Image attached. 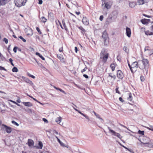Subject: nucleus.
I'll return each mask as SVG.
<instances>
[{
    "label": "nucleus",
    "instance_id": "nucleus-1",
    "mask_svg": "<svg viewBox=\"0 0 153 153\" xmlns=\"http://www.w3.org/2000/svg\"><path fill=\"white\" fill-rule=\"evenodd\" d=\"M141 61L142 64L139 65V68L141 70H145L147 71L150 67L149 61L147 59L145 58L143 56H142Z\"/></svg>",
    "mask_w": 153,
    "mask_h": 153
},
{
    "label": "nucleus",
    "instance_id": "nucleus-2",
    "mask_svg": "<svg viewBox=\"0 0 153 153\" xmlns=\"http://www.w3.org/2000/svg\"><path fill=\"white\" fill-rule=\"evenodd\" d=\"M109 56V53H107L105 49H103L102 50L100 54V59L104 64L106 63Z\"/></svg>",
    "mask_w": 153,
    "mask_h": 153
},
{
    "label": "nucleus",
    "instance_id": "nucleus-3",
    "mask_svg": "<svg viewBox=\"0 0 153 153\" xmlns=\"http://www.w3.org/2000/svg\"><path fill=\"white\" fill-rule=\"evenodd\" d=\"M128 63L130 70L132 73L135 72L138 67H139L138 62L137 61L134 62L131 65H130L128 61Z\"/></svg>",
    "mask_w": 153,
    "mask_h": 153
},
{
    "label": "nucleus",
    "instance_id": "nucleus-4",
    "mask_svg": "<svg viewBox=\"0 0 153 153\" xmlns=\"http://www.w3.org/2000/svg\"><path fill=\"white\" fill-rule=\"evenodd\" d=\"M27 0H15L14 2L16 6L20 7L24 6Z\"/></svg>",
    "mask_w": 153,
    "mask_h": 153
},
{
    "label": "nucleus",
    "instance_id": "nucleus-5",
    "mask_svg": "<svg viewBox=\"0 0 153 153\" xmlns=\"http://www.w3.org/2000/svg\"><path fill=\"white\" fill-rule=\"evenodd\" d=\"M116 76L115 75L112 73L108 74V76L105 78V79L107 80L108 82H113V81L115 80Z\"/></svg>",
    "mask_w": 153,
    "mask_h": 153
},
{
    "label": "nucleus",
    "instance_id": "nucleus-6",
    "mask_svg": "<svg viewBox=\"0 0 153 153\" xmlns=\"http://www.w3.org/2000/svg\"><path fill=\"white\" fill-rule=\"evenodd\" d=\"M2 126L3 127V128L5 129L7 133L8 134H10L11 133L12 129L11 127L4 124H2Z\"/></svg>",
    "mask_w": 153,
    "mask_h": 153
},
{
    "label": "nucleus",
    "instance_id": "nucleus-7",
    "mask_svg": "<svg viewBox=\"0 0 153 153\" xmlns=\"http://www.w3.org/2000/svg\"><path fill=\"white\" fill-rule=\"evenodd\" d=\"M108 129L109 130V132L112 133V134L114 136H117L119 138L121 139L122 137L119 133H116L112 130H111L110 127H108Z\"/></svg>",
    "mask_w": 153,
    "mask_h": 153
},
{
    "label": "nucleus",
    "instance_id": "nucleus-8",
    "mask_svg": "<svg viewBox=\"0 0 153 153\" xmlns=\"http://www.w3.org/2000/svg\"><path fill=\"white\" fill-rule=\"evenodd\" d=\"M117 76L119 79H122L124 77V75L122 72L120 70L117 71Z\"/></svg>",
    "mask_w": 153,
    "mask_h": 153
},
{
    "label": "nucleus",
    "instance_id": "nucleus-9",
    "mask_svg": "<svg viewBox=\"0 0 153 153\" xmlns=\"http://www.w3.org/2000/svg\"><path fill=\"white\" fill-rule=\"evenodd\" d=\"M104 5H105V7L107 9H109L111 8L112 5V2L111 1H109L108 2L104 3Z\"/></svg>",
    "mask_w": 153,
    "mask_h": 153
},
{
    "label": "nucleus",
    "instance_id": "nucleus-10",
    "mask_svg": "<svg viewBox=\"0 0 153 153\" xmlns=\"http://www.w3.org/2000/svg\"><path fill=\"white\" fill-rule=\"evenodd\" d=\"M82 21L83 23L85 25L87 26L89 25V20L86 16L83 17Z\"/></svg>",
    "mask_w": 153,
    "mask_h": 153
},
{
    "label": "nucleus",
    "instance_id": "nucleus-11",
    "mask_svg": "<svg viewBox=\"0 0 153 153\" xmlns=\"http://www.w3.org/2000/svg\"><path fill=\"white\" fill-rule=\"evenodd\" d=\"M126 33L127 36L130 37L131 36V31L130 29L128 27H127L126 28Z\"/></svg>",
    "mask_w": 153,
    "mask_h": 153
},
{
    "label": "nucleus",
    "instance_id": "nucleus-12",
    "mask_svg": "<svg viewBox=\"0 0 153 153\" xmlns=\"http://www.w3.org/2000/svg\"><path fill=\"white\" fill-rule=\"evenodd\" d=\"M117 65V64L116 63L114 62L110 64V67L112 71H113L115 70V68Z\"/></svg>",
    "mask_w": 153,
    "mask_h": 153
},
{
    "label": "nucleus",
    "instance_id": "nucleus-13",
    "mask_svg": "<svg viewBox=\"0 0 153 153\" xmlns=\"http://www.w3.org/2000/svg\"><path fill=\"white\" fill-rule=\"evenodd\" d=\"M23 79L25 82L28 83L31 86L33 85V82L28 78L24 77Z\"/></svg>",
    "mask_w": 153,
    "mask_h": 153
},
{
    "label": "nucleus",
    "instance_id": "nucleus-14",
    "mask_svg": "<svg viewBox=\"0 0 153 153\" xmlns=\"http://www.w3.org/2000/svg\"><path fill=\"white\" fill-rule=\"evenodd\" d=\"M28 145L29 147H32L33 146L34 143L33 140L30 139H29L27 142Z\"/></svg>",
    "mask_w": 153,
    "mask_h": 153
},
{
    "label": "nucleus",
    "instance_id": "nucleus-15",
    "mask_svg": "<svg viewBox=\"0 0 153 153\" xmlns=\"http://www.w3.org/2000/svg\"><path fill=\"white\" fill-rule=\"evenodd\" d=\"M10 0H0V6L5 4Z\"/></svg>",
    "mask_w": 153,
    "mask_h": 153
},
{
    "label": "nucleus",
    "instance_id": "nucleus-16",
    "mask_svg": "<svg viewBox=\"0 0 153 153\" xmlns=\"http://www.w3.org/2000/svg\"><path fill=\"white\" fill-rule=\"evenodd\" d=\"M150 21V19H144L141 20V22L143 24L145 25L148 24Z\"/></svg>",
    "mask_w": 153,
    "mask_h": 153
},
{
    "label": "nucleus",
    "instance_id": "nucleus-17",
    "mask_svg": "<svg viewBox=\"0 0 153 153\" xmlns=\"http://www.w3.org/2000/svg\"><path fill=\"white\" fill-rule=\"evenodd\" d=\"M74 109L76 111H77L78 113H79L81 115H82L86 119L88 120H89V118L88 116H87L85 115V114H83L79 110H78V109H76V108H74Z\"/></svg>",
    "mask_w": 153,
    "mask_h": 153
},
{
    "label": "nucleus",
    "instance_id": "nucleus-18",
    "mask_svg": "<svg viewBox=\"0 0 153 153\" xmlns=\"http://www.w3.org/2000/svg\"><path fill=\"white\" fill-rule=\"evenodd\" d=\"M22 103L25 106L31 107L33 106V104L30 102H23Z\"/></svg>",
    "mask_w": 153,
    "mask_h": 153
},
{
    "label": "nucleus",
    "instance_id": "nucleus-19",
    "mask_svg": "<svg viewBox=\"0 0 153 153\" xmlns=\"http://www.w3.org/2000/svg\"><path fill=\"white\" fill-rule=\"evenodd\" d=\"M79 28L81 30V33L84 35L85 34L86 30L81 26L79 27Z\"/></svg>",
    "mask_w": 153,
    "mask_h": 153
},
{
    "label": "nucleus",
    "instance_id": "nucleus-20",
    "mask_svg": "<svg viewBox=\"0 0 153 153\" xmlns=\"http://www.w3.org/2000/svg\"><path fill=\"white\" fill-rule=\"evenodd\" d=\"M104 44L105 45H107L109 43V38H107L103 39Z\"/></svg>",
    "mask_w": 153,
    "mask_h": 153
},
{
    "label": "nucleus",
    "instance_id": "nucleus-21",
    "mask_svg": "<svg viewBox=\"0 0 153 153\" xmlns=\"http://www.w3.org/2000/svg\"><path fill=\"white\" fill-rule=\"evenodd\" d=\"M62 120V119L60 117H57L55 121L56 122V123L58 124H59Z\"/></svg>",
    "mask_w": 153,
    "mask_h": 153
},
{
    "label": "nucleus",
    "instance_id": "nucleus-22",
    "mask_svg": "<svg viewBox=\"0 0 153 153\" xmlns=\"http://www.w3.org/2000/svg\"><path fill=\"white\" fill-rule=\"evenodd\" d=\"M112 17H108V18L106 19V24H108L109 23H111V21Z\"/></svg>",
    "mask_w": 153,
    "mask_h": 153
},
{
    "label": "nucleus",
    "instance_id": "nucleus-23",
    "mask_svg": "<svg viewBox=\"0 0 153 153\" xmlns=\"http://www.w3.org/2000/svg\"><path fill=\"white\" fill-rule=\"evenodd\" d=\"M40 19L41 22L43 23L47 21V19L44 16L41 17Z\"/></svg>",
    "mask_w": 153,
    "mask_h": 153
},
{
    "label": "nucleus",
    "instance_id": "nucleus-24",
    "mask_svg": "<svg viewBox=\"0 0 153 153\" xmlns=\"http://www.w3.org/2000/svg\"><path fill=\"white\" fill-rule=\"evenodd\" d=\"M138 4L140 5L144 4L145 3L144 0H138L137 1Z\"/></svg>",
    "mask_w": 153,
    "mask_h": 153
},
{
    "label": "nucleus",
    "instance_id": "nucleus-25",
    "mask_svg": "<svg viewBox=\"0 0 153 153\" xmlns=\"http://www.w3.org/2000/svg\"><path fill=\"white\" fill-rule=\"evenodd\" d=\"M53 88L57 90H58L64 94H66L65 91L59 88L56 87L55 86H53Z\"/></svg>",
    "mask_w": 153,
    "mask_h": 153
},
{
    "label": "nucleus",
    "instance_id": "nucleus-26",
    "mask_svg": "<svg viewBox=\"0 0 153 153\" xmlns=\"http://www.w3.org/2000/svg\"><path fill=\"white\" fill-rule=\"evenodd\" d=\"M129 6L131 7H134L136 5V3L133 2H131L129 3Z\"/></svg>",
    "mask_w": 153,
    "mask_h": 153
},
{
    "label": "nucleus",
    "instance_id": "nucleus-27",
    "mask_svg": "<svg viewBox=\"0 0 153 153\" xmlns=\"http://www.w3.org/2000/svg\"><path fill=\"white\" fill-rule=\"evenodd\" d=\"M36 55L39 56L42 60H45V58L42 56V55L40 54L38 52H36Z\"/></svg>",
    "mask_w": 153,
    "mask_h": 153
},
{
    "label": "nucleus",
    "instance_id": "nucleus-28",
    "mask_svg": "<svg viewBox=\"0 0 153 153\" xmlns=\"http://www.w3.org/2000/svg\"><path fill=\"white\" fill-rule=\"evenodd\" d=\"M33 31L31 30H29L27 31V34L28 36H30L33 34Z\"/></svg>",
    "mask_w": 153,
    "mask_h": 153
},
{
    "label": "nucleus",
    "instance_id": "nucleus-29",
    "mask_svg": "<svg viewBox=\"0 0 153 153\" xmlns=\"http://www.w3.org/2000/svg\"><path fill=\"white\" fill-rule=\"evenodd\" d=\"M129 97H128L127 99L128 100L131 101L132 100V96L131 94V93H128Z\"/></svg>",
    "mask_w": 153,
    "mask_h": 153
},
{
    "label": "nucleus",
    "instance_id": "nucleus-30",
    "mask_svg": "<svg viewBox=\"0 0 153 153\" xmlns=\"http://www.w3.org/2000/svg\"><path fill=\"white\" fill-rule=\"evenodd\" d=\"M102 37L103 38V39L108 38V35L106 33L104 32L102 36Z\"/></svg>",
    "mask_w": 153,
    "mask_h": 153
},
{
    "label": "nucleus",
    "instance_id": "nucleus-31",
    "mask_svg": "<svg viewBox=\"0 0 153 153\" xmlns=\"http://www.w3.org/2000/svg\"><path fill=\"white\" fill-rule=\"evenodd\" d=\"M57 58L60 59L61 61H62V59H63L64 58L62 55H57Z\"/></svg>",
    "mask_w": 153,
    "mask_h": 153
},
{
    "label": "nucleus",
    "instance_id": "nucleus-32",
    "mask_svg": "<svg viewBox=\"0 0 153 153\" xmlns=\"http://www.w3.org/2000/svg\"><path fill=\"white\" fill-rule=\"evenodd\" d=\"M39 147H38V148L40 149H42L43 147V144L42 142L41 141H39Z\"/></svg>",
    "mask_w": 153,
    "mask_h": 153
},
{
    "label": "nucleus",
    "instance_id": "nucleus-33",
    "mask_svg": "<svg viewBox=\"0 0 153 153\" xmlns=\"http://www.w3.org/2000/svg\"><path fill=\"white\" fill-rule=\"evenodd\" d=\"M62 24L63 25V26L64 27V29H65L66 31H67L68 30V28L66 26V25L65 23V22L64 21H62Z\"/></svg>",
    "mask_w": 153,
    "mask_h": 153
},
{
    "label": "nucleus",
    "instance_id": "nucleus-34",
    "mask_svg": "<svg viewBox=\"0 0 153 153\" xmlns=\"http://www.w3.org/2000/svg\"><path fill=\"white\" fill-rule=\"evenodd\" d=\"M138 133L139 134L143 135L144 134V131H143L139 130L138 131Z\"/></svg>",
    "mask_w": 153,
    "mask_h": 153
},
{
    "label": "nucleus",
    "instance_id": "nucleus-35",
    "mask_svg": "<svg viewBox=\"0 0 153 153\" xmlns=\"http://www.w3.org/2000/svg\"><path fill=\"white\" fill-rule=\"evenodd\" d=\"M146 128L148 129L153 131V126H149V127H146Z\"/></svg>",
    "mask_w": 153,
    "mask_h": 153
},
{
    "label": "nucleus",
    "instance_id": "nucleus-36",
    "mask_svg": "<svg viewBox=\"0 0 153 153\" xmlns=\"http://www.w3.org/2000/svg\"><path fill=\"white\" fill-rule=\"evenodd\" d=\"M27 75L29 77H31L33 79H34L35 78V76H34L31 75L30 73L28 72L27 73Z\"/></svg>",
    "mask_w": 153,
    "mask_h": 153
},
{
    "label": "nucleus",
    "instance_id": "nucleus-37",
    "mask_svg": "<svg viewBox=\"0 0 153 153\" xmlns=\"http://www.w3.org/2000/svg\"><path fill=\"white\" fill-rule=\"evenodd\" d=\"M12 71L13 72H17L18 71V70L16 67H14L13 68Z\"/></svg>",
    "mask_w": 153,
    "mask_h": 153
},
{
    "label": "nucleus",
    "instance_id": "nucleus-38",
    "mask_svg": "<svg viewBox=\"0 0 153 153\" xmlns=\"http://www.w3.org/2000/svg\"><path fill=\"white\" fill-rule=\"evenodd\" d=\"M12 123L17 126H19V124L14 120L12 121Z\"/></svg>",
    "mask_w": 153,
    "mask_h": 153
},
{
    "label": "nucleus",
    "instance_id": "nucleus-39",
    "mask_svg": "<svg viewBox=\"0 0 153 153\" xmlns=\"http://www.w3.org/2000/svg\"><path fill=\"white\" fill-rule=\"evenodd\" d=\"M36 30H37V31L40 34H42V32H41V31H40V29H39V27H36Z\"/></svg>",
    "mask_w": 153,
    "mask_h": 153
},
{
    "label": "nucleus",
    "instance_id": "nucleus-40",
    "mask_svg": "<svg viewBox=\"0 0 153 153\" xmlns=\"http://www.w3.org/2000/svg\"><path fill=\"white\" fill-rule=\"evenodd\" d=\"M9 101L12 102L14 104H16V105H17L18 106H20V105L19 104L17 103L15 101H13V100H10Z\"/></svg>",
    "mask_w": 153,
    "mask_h": 153
},
{
    "label": "nucleus",
    "instance_id": "nucleus-41",
    "mask_svg": "<svg viewBox=\"0 0 153 153\" xmlns=\"http://www.w3.org/2000/svg\"><path fill=\"white\" fill-rule=\"evenodd\" d=\"M3 41L5 42L6 44H7L8 43V39L6 38H4L3 39Z\"/></svg>",
    "mask_w": 153,
    "mask_h": 153
},
{
    "label": "nucleus",
    "instance_id": "nucleus-42",
    "mask_svg": "<svg viewBox=\"0 0 153 153\" xmlns=\"http://www.w3.org/2000/svg\"><path fill=\"white\" fill-rule=\"evenodd\" d=\"M19 38L20 39H22V41H23L24 42H26V40L25 39L23 38L22 36H20L19 37Z\"/></svg>",
    "mask_w": 153,
    "mask_h": 153
},
{
    "label": "nucleus",
    "instance_id": "nucleus-43",
    "mask_svg": "<svg viewBox=\"0 0 153 153\" xmlns=\"http://www.w3.org/2000/svg\"><path fill=\"white\" fill-rule=\"evenodd\" d=\"M18 47H14L13 49V51L15 53H16L17 52V50L18 49Z\"/></svg>",
    "mask_w": 153,
    "mask_h": 153
},
{
    "label": "nucleus",
    "instance_id": "nucleus-44",
    "mask_svg": "<svg viewBox=\"0 0 153 153\" xmlns=\"http://www.w3.org/2000/svg\"><path fill=\"white\" fill-rule=\"evenodd\" d=\"M63 47L62 46V47L61 48H60L59 49V52H63Z\"/></svg>",
    "mask_w": 153,
    "mask_h": 153
},
{
    "label": "nucleus",
    "instance_id": "nucleus-45",
    "mask_svg": "<svg viewBox=\"0 0 153 153\" xmlns=\"http://www.w3.org/2000/svg\"><path fill=\"white\" fill-rule=\"evenodd\" d=\"M118 88H119L118 87H117V88H116V90H115L116 92V93H118V94H120V91L118 90Z\"/></svg>",
    "mask_w": 153,
    "mask_h": 153
},
{
    "label": "nucleus",
    "instance_id": "nucleus-46",
    "mask_svg": "<svg viewBox=\"0 0 153 153\" xmlns=\"http://www.w3.org/2000/svg\"><path fill=\"white\" fill-rule=\"evenodd\" d=\"M94 114H95V115L97 117H98V118H101L100 117V115L98 114H97L94 111Z\"/></svg>",
    "mask_w": 153,
    "mask_h": 153
},
{
    "label": "nucleus",
    "instance_id": "nucleus-47",
    "mask_svg": "<svg viewBox=\"0 0 153 153\" xmlns=\"http://www.w3.org/2000/svg\"><path fill=\"white\" fill-rule=\"evenodd\" d=\"M87 69V68L86 67L85 68H84L83 70H81V72L82 73L83 72L85 71Z\"/></svg>",
    "mask_w": 153,
    "mask_h": 153
},
{
    "label": "nucleus",
    "instance_id": "nucleus-48",
    "mask_svg": "<svg viewBox=\"0 0 153 153\" xmlns=\"http://www.w3.org/2000/svg\"><path fill=\"white\" fill-rule=\"evenodd\" d=\"M140 79L141 81H144L145 80L144 77L143 76H140Z\"/></svg>",
    "mask_w": 153,
    "mask_h": 153
},
{
    "label": "nucleus",
    "instance_id": "nucleus-49",
    "mask_svg": "<svg viewBox=\"0 0 153 153\" xmlns=\"http://www.w3.org/2000/svg\"><path fill=\"white\" fill-rule=\"evenodd\" d=\"M42 120L45 122L46 123H48V120L45 118H43L42 119Z\"/></svg>",
    "mask_w": 153,
    "mask_h": 153
},
{
    "label": "nucleus",
    "instance_id": "nucleus-50",
    "mask_svg": "<svg viewBox=\"0 0 153 153\" xmlns=\"http://www.w3.org/2000/svg\"><path fill=\"white\" fill-rule=\"evenodd\" d=\"M0 70L4 71L6 70V69L4 67L1 66H0Z\"/></svg>",
    "mask_w": 153,
    "mask_h": 153
},
{
    "label": "nucleus",
    "instance_id": "nucleus-51",
    "mask_svg": "<svg viewBox=\"0 0 153 153\" xmlns=\"http://www.w3.org/2000/svg\"><path fill=\"white\" fill-rule=\"evenodd\" d=\"M119 100L122 102H124V100H123L121 97H120L119 98Z\"/></svg>",
    "mask_w": 153,
    "mask_h": 153
},
{
    "label": "nucleus",
    "instance_id": "nucleus-52",
    "mask_svg": "<svg viewBox=\"0 0 153 153\" xmlns=\"http://www.w3.org/2000/svg\"><path fill=\"white\" fill-rule=\"evenodd\" d=\"M103 16L101 15L100 17V20L101 21H102V20L103 19Z\"/></svg>",
    "mask_w": 153,
    "mask_h": 153
},
{
    "label": "nucleus",
    "instance_id": "nucleus-53",
    "mask_svg": "<svg viewBox=\"0 0 153 153\" xmlns=\"http://www.w3.org/2000/svg\"><path fill=\"white\" fill-rule=\"evenodd\" d=\"M83 76L84 77H85V78L86 79H88V76L85 74H84L83 75Z\"/></svg>",
    "mask_w": 153,
    "mask_h": 153
},
{
    "label": "nucleus",
    "instance_id": "nucleus-54",
    "mask_svg": "<svg viewBox=\"0 0 153 153\" xmlns=\"http://www.w3.org/2000/svg\"><path fill=\"white\" fill-rule=\"evenodd\" d=\"M56 138L57 139L58 141L59 142V143H61V141L58 138V137L56 136H55Z\"/></svg>",
    "mask_w": 153,
    "mask_h": 153
},
{
    "label": "nucleus",
    "instance_id": "nucleus-55",
    "mask_svg": "<svg viewBox=\"0 0 153 153\" xmlns=\"http://www.w3.org/2000/svg\"><path fill=\"white\" fill-rule=\"evenodd\" d=\"M42 0H39V4H41L42 3Z\"/></svg>",
    "mask_w": 153,
    "mask_h": 153
},
{
    "label": "nucleus",
    "instance_id": "nucleus-56",
    "mask_svg": "<svg viewBox=\"0 0 153 153\" xmlns=\"http://www.w3.org/2000/svg\"><path fill=\"white\" fill-rule=\"evenodd\" d=\"M58 22H59V25H60V26L61 27V28H62V29H64V28L62 27V25H61V22H60L59 21V20H58Z\"/></svg>",
    "mask_w": 153,
    "mask_h": 153
},
{
    "label": "nucleus",
    "instance_id": "nucleus-57",
    "mask_svg": "<svg viewBox=\"0 0 153 153\" xmlns=\"http://www.w3.org/2000/svg\"><path fill=\"white\" fill-rule=\"evenodd\" d=\"M75 51L76 53H77L78 50L77 48L76 47H75Z\"/></svg>",
    "mask_w": 153,
    "mask_h": 153
},
{
    "label": "nucleus",
    "instance_id": "nucleus-58",
    "mask_svg": "<svg viewBox=\"0 0 153 153\" xmlns=\"http://www.w3.org/2000/svg\"><path fill=\"white\" fill-rule=\"evenodd\" d=\"M149 47L148 46L146 47H145V51L149 50Z\"/></svg>",
    "mask_w": 153,
    "mask_h": 153
},
{
    "label": "nucleus",
    "instance_id": "nucleus-59",
    "mask_svg": "<svg viewBox=\"0 0 153 153\" xmlns=\"http://www.w3.org/2000/svg\"><path fill=\"white\" fill-rule=\"evenodd\" d=\"M123 49L124 51L126 52L127 50V47L126 46L124 47L123 48Z\"/></svg>",
    "mask_w": 153,
    "mask_h": 153
},
{
    "label": "nucleus",
    "instance_id": "nucleus-60",
    "mask_svg": "<svg viewBox=\"0 0 153 153\" xmlns=\"http://www.w3.org/2000/svg\"><path fill=\"white\" fill-rule=\"evenodd\" d=\"M16 102L19 103H20L21 102V100H20V99H18L16 100Z\"/></svg>",
    "mask_w": 153,
    "mask_h": 153
},
{
    "label": "nucleus",
    "instance_id": "nucleus-61",
    "mask_svg": "<svg viewBox=\"0 0 153 153\" xmlns=\"http://www.w3.org/2000/svg\"><path fill=\"white\" fill-rule=\"evenodd\" d=\"M10 62V63H12L13 62V59H12L11 58H10L9 59Z\"/></svg>",
    "mask_w": 153,
    "mask_h": 153
},
{
    "label": "nucleus",
    "instance_id": "nucleus-62",
    "mask_svg": "<svg viewBox=\"0 0 153 153\" xmlns=\"http://www.w3.org/2000/svg\"><path fill=\"white\" fill-rule=\"evenodd\" d=\"M141 30H142V31H145V28L144 27H141Z\"/></svg>",
    "mask_w": 153,
    "mask_h": 153
},
{
    "label": "nucleus",
    "instance_id": "nucleus-63",
    "mask_svg": "<svg viewBox=\"0 0 153 153\" xmlns=\"http://www.w3.org/2000/svg\"><path fill=\"white\" fill-rule=\"evenodd\" d=\"M75 13L77 15H79L80 14V12H76Z\"/></svg>",
    "mask_w": 153,
    "mask_h": 153
},
{
    "label": "nucleus",
    "instance_id": "nucleus-64",
    "mask_svg": "<svg viewBox=\"0 0 153 153\" xmlns=\"http://www.w3.org/2000/svg\"><path fill=\"white\" fill-rule=\"evenodd\" d=\"M102 2V5H104V3L105 2V0H101Z\"/></svg>",
    "mask_w": 153,
    "mask_h": 153
}]
</instances>
